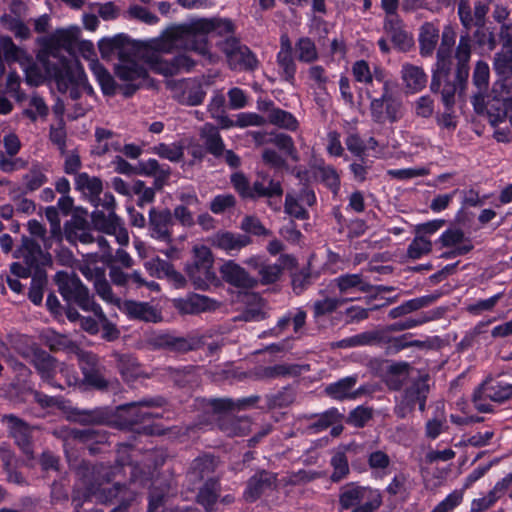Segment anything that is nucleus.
<instances>
[{
  "label": "nucleus",
  "instance_id": "1",
  "mask_svg": "<svg viewBox=\"0 0 512 512\" xmlns=\"http://www.w3.org/2000/svg\"><path fill=\"white\" fill-rule=\"evenodd\" d=\"M77 41V30H57L45 41L46 57L38 55L39 65L46 76L55 81L59 92L68 93L72 100L79 99L82 93H93L80 62L60 55L61 50L71 53Z\"/></svg>",
  "mask_w": 512,
  "mask_h": 512
},
{
  "label": "nucleus",
  "instance_id": "2",
  "mask_svg": "<svg viewBox=\"0 0 512 512\" xmlns=\"http://www.w3.org/2000/svg\"><path fill=\"white\" fill-rule=\"evenodd\" d=\"M230 34L234 31V24L229 19H195L189 23L174 27L166 31L157 44L161 52L170 53L173 50H190L207 57L212 61L207 37L209 32Z\"/></svg>",
  "mask_w": 512,
  "mask_h": 512
},
{
  "label": "nucleus",
  "instance_id": "3",
  "mask_svg": "<svg viewBox=\"0 0 512 512\" xmlns=\"http://www.w3.org/2000/svg\"><path fill=\"white\" fill-rule=\"evenodd\" d=\"M471 55L472 40L470 34L466 32L459 37L454 52V83L444 85V87L440 88L438 91V93L441 94L442 102L447 110L452 109L455 105L456 93L462 94L467 88Z\"/></svg>",
  "mask_w": 512,
  "mask_h": 512
},
{
  "label": "nucleus",
  "instance_id": "4",
  "mask_svg": "<svg viewBox=\"0 0 512 512\" xmlns=\"http://www.w3.org/2000/svg\"><path fill=\"white\" fill-rule=\"evenodd\" d=\"M456 29L452 24H446L442 30L441 43L436 53L435 69L432 74L430 89L438 93L444 85L454 83L451 76L452 69V51L456 42Z\"/></svg>",
  "mask_w": 512,
  "mask_h": 512
},
{
  "label": "nucleus",
  "instance_id": "5",
  "mask_svg": "<svg viewBox=\"0 0 512 512\" xmlns=\"http://www.w3.org/2000/svg\"><path fill=\"white\" fill-rule=\"evenodd\" d=\"M55 281L61 296L68 304H75L85 312L101 314V306L74 272L59 271L55 275Z\"/></svg>",
  "mask_w": 512,
  "mask_h": 512
},
{
  "label": "nucleus",
  "instance_id": "6",
  "mask_svg": "<svg viewBox=\"0 0 512 512\" xmlns=\"http://www.w3.org/2000/svg\"><path fill=\"white\" fill-rule=\"evenodd\" d=\"M339 503L343 510L352 507V512H374L382 504V496L376 489L350 483L342 488Z\"/></svg>",
  "mask_w": 512,
  "mask_h": 512
},
{
  "label": "nucleus",
  "instance_id": "7",
  "mask_svg": "<svg viewBox=\"0 0 512 512\" xmlns=\"http://www.w3.org/2000/svg\"><path fill=\"white\" fill-rule=\"evenodd\" d=\"M370 102V113L374 122L383 124L386 121L397 122L403 116L402 101L392 93L391 81L385 82L382 86V93L379 97L373 95V91H367Z\"/></svg>",
  "mask_w": 512,
  "mask_h": 512
},
{
  "label": "nucleus",
  "instance_id": "8",
  "mask_svg": "<svg viewBox=\"0 0 512 512\" xmlns=\"http://www.w3.org/2000/svg\"><path fill=\"white\" fill-rule=\"evenodd\" d=\"M193 255V263L186 267V272L196 289L206 290L217 279L212 252L205 245H196Z\"/></svg>",
  "mask_w": 512,
  "mask_h": 512
},
{
  "label": "nucleus",
  "instance_id": "9",
  "mask_svg": "<svg viewBox=\"0 0 512 512\" xmlns=\"http://www.w3.org/2000/svg\"><path fill=\"white\" fill-rule=\"evenodd\" d=\"M429 375L425 374L414 380L407 386L394 408V413L399 418H405L410 414L418 405V408L423 412L426 408V400L430 392V385L428 383Z\"/></svg>",
  "mask_w": 512,
  "mask_h": 512
},
{
  "label": "nucleus",
  "instance_id": "10",
  "mask_svg": "<svg viewBox=\"0 0 512 512\" xmlns=\"http://www.w3.org/2000/svg\"><path fill=\"white\" fill-rule=\"evenodd\" d=\"M512 397V384L500 379L486 380L473 394V404L476 410L482 413L492 411L487 400L504 402Z\"/></svg>",
  "mask_w": 512,
  "mask_h": 512
},
{
  "label": "nucleus",
  "instance_id": "11",
  "mask_svg": "<svg viewBox=\"0 0 512 512\" xmlns=\"http://www.w3.org/2000/svg\"><path fill=\"white\" fill-rule=\"evenodd\" d=\"M116 76L125 82L119 89L125 97L132 96L139 88L151 85L146 69L134 60H121L115 68Z\"/></svg>",
  "mask_w": 512,
  "mask_h": 512
},
{
  "label": "nucleus",
  "instance_id": "12",
  "mask_svg": "<svg viewBox=\"0 0 512 512\" xmlns=\"http://www.w3.org/2000/svg\"><path fill=\"white\" fill-rule=\"evenodd\" d=\"M489 10V2L475 0L473 8L470 10L471 23L469 25L461 23V25L466 30L476 27L477 29L473 33L476 43L480 47L486 46L488 50L492 51L496 48L497 42L494 33L489 28L485 27Z\"/></svg>",
  "mask_w": 512,
  "mask_h": 512
},
{
  "label": "nucleus",
  "instance_id": "13",
  "mask_svg": "<svg viewBox=\"0 0 512 512\" xmlns=\"http://www.w3.org/2000/svg\"><path fill=\"white\" fill-rule=\"evenodd\" d=\"M91 223L94 230L114 236L119 245L126 246L129 243L128 231L115 211L105 214L96 209L91 213Z\"/></svg>",
  "mask_w": 512,
  "mask_h": 512
},
{
  "label": "nucleus",
  "instance_id": "14",
  "mask_svg": "<svg viewBox=\"0 0 512 512\" xmlns=\"http://www.w3.org/2000/svg\"><path fill=\"white\" fill-rule=\"evenodd\" d=\"M438 243L442 248L448 249L441 254L444 259L466 255L474 248L471 239L466 237L464 231L457 227L444 231L439 237Z\"/></svg>",
  "mask_w": 512,
  "mask_h": 512
},
{
  "label": "nucleus",
  "instance_id": "15",
  "mask_svg": "<svg viewBox=\"0 0 512 512\" xmlns=\"http://www.w3.org/2000/svg\"><path fill=\"white\" fill-rule=\"evenodd\" d=\"M96 473L99 477L103 478V481L91 483L87 488V497H94L96 501L107 504L120 495H123V498H125L131 494L123 485L114 484L109 486V472L103 466L99 467Z\"/></svg>",
  "mask_w": 512,
  "mask_h": 512
},
{
  "label": "nucleus",
  "instance_id": "16",
  "mask_svg": "<svg viewBox=\"0 0 512 512\" xmlns=\"http://www.w3.org/2000/svg\"><path fill=\"white\" fill-rule=\"evenodd\" d=\"M315 203L314 191L308 187H302L298 192L292 191L286 194L284 210L296 219L307 220L309 213L306 208L312 207Z\"/></svg>",
  "mask_w": 512,
  "mask_h": 512
},
{
  "label": "nucleus",
  "instance_id": "17",
  "mask_svg": "<svg viewBox=\"0 0 512 512\" xmlns=\"http://www.w3.org/2000/svg\"><path fill=\"white\" fill-rule=\"evenodd\" d=\"M174 224L172 212L169 209L157 210L151 208L149 211L148 230L150 236L166 244L172 243V226Z\"/></svg>",
  "mask_w": 512,
  "mask_h": 512
},
{
  "label": "nucleus",
  "instance_id": "18",
  "mask_svg": "<svg viewBox=\"0 0 512 512\" xmlns=\"http://www.w3.org/2000/svg\"><path fill=\"white\" fill-rule=\"evenodd\" d=\"M165 400L161 397L143 399L138 402L128 403L119 407L122 412L121 416L124 417L125 421L130 424L146 423L151 418L155 417L151 412L144 410L150 407H160L164 404Z\"/></svg>",
  "mask_w": 512,
  "mask_h": 512
},
{
  "label": "nucleus",
  "instance_id": "19",
  "mask_svg": "<svg viewBox=\"0 0 512 512\" xmlns=\"http://www.w3.org/2000/svg\"><path fill=\"white\" fill-rule=\"evenodd\" d=\"M149 65L152 71L164 76H173L180 72H189L195 65V62L186 54H179L171 60L163 59L159 56H152L149 59Z\"/></svg>",
  "mask_w": 512,
  "mask_h": 512
},
{
  "label": "nucleus",
  "instance_id": "20",
  "mask_svg": "<svg viewBox=\"0 0 512 512\" xmlns=\"http://www.w3.org/2000/svg\"><path fill=\"white\" fill-rule=\"evenodd\" d=\"M439 21L424 22L419 28L418 44L419 54L422 57H432L437 53V45L441 41Z\"/></svg>",
  "mask_w": 512,
  "mask_h": 512
},
{
  "label": "nucleus",
  "instance_id": "21",
  "mask_svg": "<svg viewBox=\"0 0 512 512\" xmlns=\"http://www.w3.org/2000/svg\"><path fill=\"white\" fill-rule=\"evenodd\" d=\"M292 50L293 47L289 37L282 35L280 38V50L277 53L276 61L280 76L290 84H294L297 70Z\"/></svg>",
  "mask_w": 512,
  "mask_h": 512
},
{
  "label": "nucleus",
  "instance_id": "22",
  "mask_svg": "<svg viewBox=\"0 0 512 512\" xmlns=\"http://www.w3.org/2000/svg\"><path fill=\"white\" fill-rule=\"evenodd\" d=\"M384 30L400 51H409L414 46L413 36L404 29L399 16L385 17Z\"/></svg>",
  "mask_w": 512,
  "mask_h": 512
},
{
  "label": "nucleus",
  "instance_id": "23",
  "mask_svg": "<svg viewBox=\"0 0 512 512\" xmlns=\"http://www.w3.org/2000/svg\"><path fill=\"white\" fill-rule=\"evenodd\" d=\"M118 308L130 319L153 323L162 319L161 313L148 302L125 300L121 302Z\"/></svg>",
  "mask_w": 512,
  "mask_h": 512
},
{
  "label": "nucleus",
  "instance_id": "24",
  "mask_svg": "<svg viewBox=\"0 0 512 512\" xmlns=\"http://www.w3.org/2000/svg\"><path fill=\"white\" fill-rule=\"evenodd\" d=\"M358 381L357 376L344 377L334 383H330L325 387V393L335 400L356 399L366 393L364 386L353 390Z\"/></svg>",
  "mask_w": 512,
  "mask_h": 512
},
{
  "label": "nucleus",
  "instance_id": "25",
  "mask_svg": "<svg viewBox=\"0 0 512 512\" xmlns=\"http://www.w3.org/2000/svg\"><path fill=\"white\" fill-rule=\"evenodd\" d=\"M2 422L7 423L9 433L17 446L28 456L32 455L30 426L13 415H4Z\"/></svg>",
  "mask_w": 512,
  "mask_h": 512
},
{
  "label": "nucleus",
  "instance_id": "26",
  "mask_svg": "<svg viewBox=\"0 0 512 512\" xmlns=\"http://www.w3.org/2000/svg\"><path fill=\"white\" fill-rule=\"evenodd\" d=\"M222 278L229 284L238 288H253L257 280L251 277L246 270L232 260L226 261L220 268Z\"/></svg>",
  "mask_w": 512,
  "mask_h": 512
},
{
  "label": "nucleus",
  "instance_id": "27",
  "mask_svg": "<svg viewBox=\"0 0 512 512\" xmlns=\"http://www.w3.org/2000/svg\"><path fill=\"white\" fill-rule=\"evenodd\" d=\"M276 476L268 471L262 470L254 474L247 482L243 497L247 502H254L260 496L275 485Z\"/></svg>",
  "mask_w": 512,
  "mask_h": 512
},
{
  "label": "nucleus",
  "instance_id": "28",
  "mask_svg": "<svg viewBox=\"0 0 512 512\" xmlns=\"http://www.w3.org/2000/svg\"><path fill=\"white\" fill-rule=\"evenodd\" d=\"M352 75L357 82L365 84L367 90H371L370 87L373 86L374 81L382 84V86L385 82L389 81L386 78L385 71L381 67L374 66L373 70H371L368 62L365 60H358L353 63Z\"/></svg>",
  "mask_w": 512,
  "mask_h": 512
},
{
  "label": "nucleus",
  "instance_id": "29",
  "mask_svg": "<svg viewBox=\"0 0 512 512\" xmlns=\"http://www.w3.org/2000/svg\"><path fill=\"white\" fill-rule=\"evenodd\" d=\"M64 234L66 239L75 243L80 241L83 244H91L96 242L97 237H94L91 233V229L86 219L80 216H74L64 226Z\"/></svg>",
  "mask_w": 512,
  "mask_h": 512
},
{
  "label": "nucleus",
  "instance_id": "30",
  "mask_svg": "<svg viewBox=\"0 0 512 512\" xmlns=\"http://www.w3.org/2000/svg\"><path fill=\"white\" fill-rule=\"evenodd\" d=\"M209 241L213 247L231 254L233 251H239L249 245L251 239L243 234H234L229 231H218L210 237Z\"/></svg>",
  "mask_w": 512,
  "mask_h": 512
},
{
  "label": "nucleus",
  "instance_id": "31",
  "mask_svg": "<svg viewBox=\"0 0 512 512\" xmlns=\"http://www.w3.org/2000/svg\"><path fill=\"white\" fill-rule=\"evenodd\" d=\"M0 49L6 61L19 62L26 75V82L32 84V65L26 53L18 48L10 37H0Z\"/></svg>",
  "mask_w": 512,
  "mask_h": 512
},
{
  "label": "nucleus",
  "instance_id": "32",
  "mask_svg": "<svg viewBox=\"0 0 512 512\" xmlns=\"http://www.w3.org/2000/svg\"><path fill=\"white\" fill-rule=\"evenodd\" d=\"M174 305L184 314H198L215 310L219 306L215 300L200 294H192L183 299H176Z\"/></svg>",
  "mask_w": 512,
  "mask_h": 512
},
{
  "label": "nucleus",
  "instance_id": "33",
  "mask_svg": "<svg viewBox=\"0 0 512 512\" xmlns=\"http://www.w3.org/2000/svg\"><path fill=\"white\" fill-rule=\"evenodd\" d=\"M155 348L166 349L175 353H186L194 349V342L184 337H176L169 333H158L150 338Z\"/></svg>",
  "mask_w": 512,
  "mask_h": 512
},
{
  "label": "nucleus",
  "instance_id": "34",
  "mask_svg": "<svg viewBox=\"0 0 512 512\" xmlns=\"http://www.w3.org/2000/svg\"><path fill=\"white\" fill-rule=\"evenodd\" d=\"M401 79L408 93H418L426 87L428 78L420 66L404 63L401 67Z\"/></svg>",
  "mask_w": 512,
  "mask_h": 512
},
{
  "label": "nucleus",
  "instance_id": "35",
  "mask_svg": "<svg viewBox=\"0 0 512 512\" xmlns=\"http://www.w3.org/2000/svg\"><path fill=\"white\" fill-rule=\"evenodd\" d=\"M356 446L355 442H351L349 444H342L333 451V455L330 460V465L333 468V473L331 475V480L333 482H339L349 474L350 469L346 453L354 451Z\"/></svg>",
  "mask_w": 512,
  "mask_h": 512
},
{
  "label": "nucleus",
  "instance_id": "36",
  "mask_svg": "<svg viewBox=\"0 0 512 512\" xmlns=\"http://www.w3.org/2000/svg\"><path fill=\"white\" fill-rule=\"evenodd\" d=\"M97 246L100 252V261L108 266H111L113 262H119L125 268L133 266V259L125 250L118 249L116 254L113 255L110 244L104 236L99 235L97 238Z\"/></svg>",
  "mask_w": 512,
  "mask_h": 512
},
{
  "label": "nucleus",
  "instance_id": "37",
  "mask_svg": "<svg viewBox=\"0 0 512 512\" xmlns=\"http://www.w3.org/2000/svg\"><path fill=\"white\" fill-rule=\"evenodd\" d=\"M308 419L313 421L306 427V430L311 434H316L328 429L337 422H342L344 414L337 408H330L323 413L311 415Z\"/></svg>",
  "mask_w": 512,
  "mask_h": 512
},
{
  "label": "nucleus",
  "instance_id": "38",
  "mask_svg": "<svg viewBox=\"0 0 512 512\" xmlns=\"http://www.w3.org/2000/svg\"><path fill=\"white\" fill-rule=\"evenodd\" d=\"M75 188L80 191L89 202H94L103 190L102 180L88 173H78L75 177Z\"/></svg>",
  "mask_w": 512,
  "mask_h": 512
},
{
  "label": "nucleus",
  "instance_id": "39",
  "mask_svg": "<svg viewBox=\"0 0 512 512\" xmlns=\"http://www.w3.org/2000/svg\"><path fill=\"white\" fill-rule=\"evenodd\" d=\"M218 427L229 437L244 436L250 431L251 422L247 417L224 415L219 418Z\"/></svg>",
  "mask_w": 512,
  "mask_h": 512
},
{
  "label": "nucleus",
  "instance_id": "40",
  "mask_svg": "<svg viewBox=\"0 0 512 512\" xmlns=\"http://www.w3.org/2000/svg\"><path fill=\"white\" fill-rule=\"evenodd\" d=\"M14 257L22 258L24 263H12L11 272L18 277H29L32 270V241L23 237L22 246L14 252Z\"/></svg>",
  "mask_w": 512,
  "mask_h": 512
},
{
  "label": "nucleus",
  "instance_id": "41",
  "mask_svg": "<svg viewBox=\"0 0 512 512\" xmlns=\"http://www.w3.org/2000/svg\"><path fill=\"white\" fill-rule=\"evenodd\" d=\"M200 138L208 153L216 158L223 155L225 145L215 126L206 123L200 130Z\"/></svg>",
  "mask_w": 512,
  "mask_h": 512
},
{
  "label": "nucleus",
  "instance_id": "42",
  "mask_svg": "<svg viewBox=\"0 0 512 512\" xmlns=\"http://www.w3.org/2000/svg\"><path fill=\"white\" fill-rule=\"evenodd\" d=\"M96 144L93 153L102 156L110 152L121 151V143L115 134L105 128H96L95 130Z\"/></svg>",
  "mask_w": 512,
  "mask_h": 512
},
{
  "label": "nucleus",
  "instance_id": "43",
  "mask_svg": "<svg viewBox=\"0 0 512 512\" xmlns=\"http://www.w3.org/2000/svg\"><path fill=\"white\" fill-rule=\"evenodd\" d=\"M221 485L217 479H209L199 489L197 502L202 505L207 512L213 510L214 505L219 499Z\"/></svg>",
  "mask_w": 512,
  "mask_h": 512
},
{
  "label": "nucleus",
  "instance_id": "44",
  "mask_svg": "<svg viewBox=\"0 0 512 512\" xmlns=\"http://www.w3.org/2000/svg\"><path fill=\"white\" fill-rule=\"evenodd\" d=\"M229 67L233 70H254L258 66V60L252 51L245 45H242L227 60Z\"/></svg>",
  "mask_w": 512,
  "mask_h": 512
},
{
  "label": "nucleus",
  "instance_id": "45",
  "mask_svg": "<svg viewBox=\"0 0 512 512\" xmlns=\"http://www.w3.org/2000/svg\"><path fill=\"white\" fill-rule=\"evenodd\" d=\"M341 294H347L353 291L367 293L371 291L372 286L365 282L359 274H345L334 280Z\"/></svg>",
  "mask_w": 512,
  "mask_h": 512
},
{
  "label": "nucleus",
  "instance_id": "46",
  "mask_svg": "<svg viewBox=\"0 0 512 512\" xmlns=\"http://www.w3.org/2000/svg\"><path fill=\"white\" fill-rule=\"evenodd\" d=\"M90 69L101 86L102 92L105 95H114L118 87L108 70L97 59L91 60Z\"/></svg>",
  "mask_w": 512,
  "mask_h": 512
},
{
  "label": "nucleus",
  "instance_id": "47",
  "mask_svg": "<svg viewBox=\"0 0 512 512\" xmlns=\"http://www.w3.org/2000/svg\"><path fill=\"white\" fill-rule=\"evenodd\" d=\"M215 468L216 462L214 457L204 455L192 461L188 474L192 478V480L200 481L205 476H208L211 473H213L215 471Z\"/></svg>",
  "mask_w": 512,
  "mask_h": 512
},
{
  "label": "nucleus",
  "instance_id": "48",
  "mask_svg": "<svg viewBox=\"0 0 512 512\" xmlns=\"http://www.w3.org/2000/svg\"><path fill=\"white\" fill-rule=\"evenodd\" d=\"M252 195L250 199L259 197H280L283 194V189L279 181L273 179L263 178L262 181H255L251 189Z\"/></svg>",
  "mask_w": 512,
  "mask_h": 512
},
{
  "label": "nucleus",
  "instance_id": "49",
  "mask_svg": "<svg viewBox=\"0 0 512 512\" xmlns=\"http://www.w3.org/2000/svg\"><path fill=\"white\" fill-rule=\"evenodd\" d=\"M183 93L180 101L183 104L196 106L203 102L206 92L202 84L196 80H187L183 82Z\"/></svg>",
  "mask_w": 512,
  "mask_h": 512
},
{
  "label": "nucleus",
  "instance_id": "50",
  "mask_svg": "<svg viewBox=\"0 0 512 512\" xmlns=\"http://www.w3.org/2000/svg\"><path fill=\"white\" fill-rule=\"evenodd\" d=\"M114 356L118 370L125 380L132 381L140 375L139 364L131 355L115 353Z\"/></svg>",
  "mask_w": 512,
  "mask_h": 512
},
{
  "label": "nucleus",
  "instance_id": "51",
  "mask_svg": "<svg viewBox=\"0 0 512 512\" xmlns=\"http://www.w3.org/2000/svg\"><path fill=\"white\" fill-rule=\"evenodd\" d=\"M297 59L304 63H313L318 60V49L312 39L301 37L295 44Z\"/></svg>",
  "mask_w": 512,
  "mask_h": 512
},
{
  "label": "nucleus",
  "instance_id": "52",
  "mask_svg": "<svg viewBox=\"0 0 512 512\" xmlns=\"http://www.w3.org/2000/svg\"><path fill=\"white\" fill-rule=\"evenodd\" d=\"M34 365L36 366L37 371L40 374L43 381L47 382L50 385H54L52 379L57 370L56 361L49 355H37L34 352Z\"/></svg>",
  "mask_w": 512,
  "mask_h": 512
},
{
  "label": "nucleus",
  "instance_id": "53",
  "mask_svg": "<svg viewBox=\"0 0 512 512\" xmlns=\"http://www.w3.org/2000/svg\"><path fill=\"white\" fill-rule=\"evenodd\" d=\"M267 120L273 125L292 131L298 127V121L290 112L276 107H272L269 111Z\"/></svg>",
  "mask_w": 512,
  "mask_h": 512
},
{
  "label": "nucleus",
  "instance_id": "54",
  "mask_svg": "<svg viewBox=\"0 0 512 512\" xmlns=\"http://www.w3.org/2000/svg\"><path fill=\"white\" fill-rule=\"evenodd\" d=\"M432 251V242L426 236L415 235L407 248V256L410 259L417 260L428 255Z\"/></svg>",
  "mask_w": 512,
  "mask_h": 512
},
{
  "label": "nucleus",
  "instance_id": "55",
  "mask_svg": "<svg viewBox=\"0 0 512 512\" xmlns=\"http://www.w3.org/2000/svg\"><path fill=\"white\" fill-rule=\"evenodd\" d=\"M127 38L123 35H116L112 38H104L99 41L98 47L102 58L109 59L125 45Z\"/></svg>",
  "mask_w": 512,
  "mask_h": 512
},
{
  "label": "nucleus",
  "instance_id": "56",
  "mask_svg": "<svg viewBox=\"0 0 512 512\" xmlns=\"http://www.w3.org/2000/svg\"><path fill=\"white\" fill-rule=\"evenodd\" d=\"M96 294L106 303L119 307L122 300L114 294L106 276L101 277L93 283Z\"/></svg>",
  "mask_w": 512,
  "mask_h": 512
},
{
  "label": "nucleus",
  "instance_id": "57",
  "mask_svg": "<svg viewBox=\"0 0 512 512\" xmlns=\"http://www.w3.org/2000/svg\"><path fill=\"white\" fill-rule=\"evenodd\" d=\"M489 66L484 61H477L474 67L472 82L477 90L488 91L489 88Z\"/></svg>",
  "mask_w": 512,
  "mask_h": 512
},
{
  "label": "nucleus",
  "instance_id": "58",
  "mask_svg": "<svg viewBox=\"0 0 512 512\" xmlns=\"http://www.w3.org/2000/svg\"><path fill=\"white\" fill-rule=\"evenodd\" d=\"M11 347L19 353L22 357L30 359L32 354V341L28 335L11 334L9 336Z\"/></svg>",
  "mask_w": 512,
  "mask_h": 512
},
{
  "label": "nucleus",
  "instance_id": "59",
  "mask_svg": "<svg viewBox=\"0 0 512 512\" xmlns=\"http://www.w3.org/2000/svg\"><path fill=\"white\" fill-rule=\"evenodd\" d=\"M438 316L435 312H428L423 315H419L414 318H408L402 322L392 324L389 329L391 331H403L407 329L414 328L416 326L422 325L429 321L436 319Z\"/></svg>",
  "mask_w": 512,
  "mask_h": 512
},
{
  "label": "nucleus",
  "instance_id": "60",
  "mask_svg": "<svg viewBox=\"0 0 512 512\" xmlns=\"http://www.w3.org/2000/svg\"><path fill=\"white\" fill-rule=\"evenodd\" d=\"M76 269L88 280L94 283L105 276V269L96 265L95 261L83 260L76 264Z\"/></svg>",
  "mask_w": 512,
  "mask_h": 512
},
{
  "label": "nucleus",
  "instance_id": "61",
  "mask_svg": "<svg viewBox=\"0 0 512 512\" xmlns=\"http://www.w3.org/2000/svg\"><path fill=\"white\" fill-rule=\"evenodd\" d=\"M343 301L337 298L325 297L320 300H316L312 306L313 315L315 318L330 314L334 312Z\"/></svg>",
  "mask_w": 512,
  "mask_h": 512
},
{
  "label": "nucleus",
  "instance_id": "62",
  "mask_svg": "<svg viewBox=\"0 0 512 512\" xmlns=\"http://www.w3.org/2000/svg\"><path fill=\"white\" fill-rule=\"evenodd\" d=\"M372 415L371 408L358 406L349 413L346 421L354 427L362 428L372 418Z\"/></svg>",
  "mask_w": 512,
  "mask_h": 512
},
{
  "label": "nucleus",
  "instance_id": "63",
  "mask_svg": "<svg viewBox=\"0 0 512 512\" xmlns=\"http://www.w3.org/2000/svg\"><path fill=\"white\" fill-rule=\"evenodd\" d=\"M155 152L162 158L168 159L172 162H179L183 158V148L181 145L172 144H159L154 148Z\"/></svg>",
  "mask_w": 512,
  "mask_h": 512
},
{
  "label": "nucleus",
  "instance_id": "64",
  "mask_svg": "<svg viewBox=\"0 0 512 512\" xmlns=\"http://www.w3.org/2000/svg\"><path fill=\"white\" fill-rule=\"evenodd\" d=\"M235 204L236 199L232 194H221L212 199L209 208L214 214H221L234 208Z\"/></svg>",
  "mask_w": 512,
  "mask_h": 512
}]
</instances>
